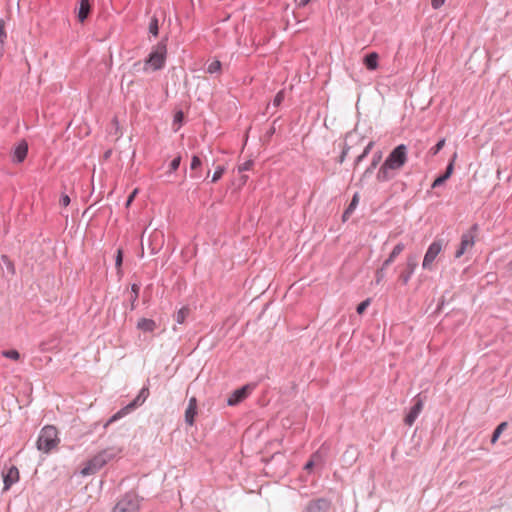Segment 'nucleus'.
Masks as SVG:
<instances>
[{
	"label": "nucleus",
	"mask_w": 512,
	"mask_h": 512,
	"mask_svg": "<svg viewBox=\"0 0 512 512\" xmlns=\"http://www.w3.org/2000/svg\"><path fill=\"white\" fill-rule=\"evenodd\" d=\"M138 66H141V62L140 61L134 63V67H138Z\"/></svg>",
	"instance_id": "nucleus-62"
},
{
	"label": "nucleus",
	"mask_w": 512,
	"mask_h": 512,
	"mask_svg": "<svg viewBox=\"0 0 512 512\" xmlns=\"http://www.w3.org/2000/svg\"><path fill=\"white\" fill-rule=\"evenodd\" d=\"M150 392H149V388L147 386H143L137 396L131 400L127 405H125L124 407H122L119 411H117L115 414H113L107 421L106 423L103 425V428L106 429L110 424L118 421L119 419H121L122 417L126 416L127 414L133 412L134 410H136L138 407H140L141 405H143V403L146 401V399L148 398Z\"/></svg>",
	"instance_id": "nucleus-3"
},
{
	"label": "nucleus",
	"mask_w": 512,
	"mask_h": 512,
	"mask_svg": "<svg viewBox=\"0 0 512 512\" xmlns=\"http://www.w3.org/2000/svg\"><path fill=\"white\" fill-rule=\"evenodd\" d=\"M121 452V448L110 447L101 450L97 453V455L99 456L100 460H103V466H105L108 462L114 460Z\"/></svg>",
	"instance_id": "nucleus-20"
},
{
	"label": "nucleus",
	"mask_w": 512,
	"mask_h": 512,
	"mask_svg": "<svg viewBox=\"0 0 512 512\" xmlns=\"http://www.w3.org/2000/svg\"><path fill=\"white\" fill-rule=\"evenodd\" d=\"M346 156H347L346 152L345 151H341V154L339 155V157L336 160L337 163L342 164L345 161Z\"/></svg>",
	"instance_id": "nucleus-55"
},
{
	"label": "nucleus",
	"mask_w": 512,
	"mask_h": 512,
	"mask_svg": "<svg viewBox=\"0 0 512 512\" xmlns=\"http://www.w3.org/2000/svg\"><path fill=\"white\" fill-rule=\"evenodd\" d=\"M325 463L324 455L321 449H318L311 454L308 461L305 463L303 469L311 474L316 466H323Z\"/></svg>",
	"instance_id": "nucleus-16"
},
{
	"label": "nucleus",
	"mask_w": 512,
	"mask_h": 512,
	"mask_svg": "<svg viewBox=\"0 0 512 512\" xmlns=\"http://www.w3.org/2000/svg\"><path fill=\"white\" fill-rule=\"evenodd\" d=\"M187 407H190V408H195V409H198V401H197V398L196 397H191L188 401V406Z\"/></svg>",
	"instance_id": "nucleus-51"
},
{
	"label": "nucleus",
	"mask_w": 512,
	"mask_h": 512,
	"mask_svg": "<svg viewBox=\"0 0 512 512\" xmlns=\"http://www.w3.org/2000/svg\"><path fill=\"white\" fill-rule=\"evenodd\" d=\"M140 287H141L140 283H132L130 286L131 297L129 300V306H130L131 311L135 310L137 307V300H138L139 294H140Z\"/></svg>",
	"instance_id": "nucleus-27"
},
{
	"label": "nucleus",
	"mask_w": 512,
	"mask_h": 512,
	"mask_svg": "<svg viewBox=\"0 0 512 512\" xmlns=\"http://www.w3.org/2000/svg\"><path fill=\"white\" fill-rule=\"evenodd\" d=\"M444 246V239L435 238L434 241L428 246L423 261L422 268L424 270H431L432 264L437 258V256L441 253Z\"/></svg>",
	"instance_id": "nucleus-9"
},
{
	"label": "nucleus",
	"mask_w": 512,
	"mask_h": 512,
	"mask_svg": "<svg viewBox=\"0 0 512 512\" xmlns=\"http://www.w3.org/2000/svg\"><path fill=\"white\" fill-rule=\"evenodd\" d=\"M202 166H203V161H202L201 157L198 154H193L191 157V163H190V170H191L190 177L196 178V179L200 178L202 176V174H201Z\"/></svg>",
	"instance_id": "nucleus-22"
},
{
	"label": "nucleus",
	"mask_w": 512,
	"mask_h": 512,
	"mask_svg": "<svg viewBox=\"0 0 512 512\" xmlns=\"http://www.w3.org/2000/svg\"><path fill=\"white\" fill-rule=\"evenodd\" d=\"M313 0H295L297 6L299 8L306 7L309 5Z\"/></svg>",
	"instance_id": "nucleus-54"
},
{
	"label": "nucleus",
	"mask_w": 512,
	"mask_h": 512,
	"mask_svg": "<svg viewBox=\"0 0 512 512\" xmlns=\"http://www.w3.org/2000/svg\"><path fill=\"white\" fill-rule=\"evenodd\" d=\"M394 261L395 260L388 255V257L383 261L381 266L387 269Z\"/></svg>",
	"instance_id": "nucleus-53"
},
{
	"label": "nucleus",
	"mask_w": 512,
	"mask_h": 512,
	"mask_svg": "<svg viewBox=\"0 0 512 512\" xmlns=\"http://www.w3.org/2000/svg\"><path fill=\"white\" fill-rule=\"evenodd\" d=\"M479 231V225L478 223H474L467 232H465L464 234H470L471 236H473V240H475L476 238V235Z\"/></svg>",
	"instance_id": "nucleus-47"
},
{
	"label": "nucleus",
	"mask_w": 512,
	"mask_h": 512,
	"mask_svg": "<svg viewBox=\"0 0 512 512\" xmlns=\"http://www.w3.org/2000/svg\"><path fill=\"white\" fill-rule=\"evenodd\" d=\"M103 460H100L99 456L96 454L90 459H88L83 467L80 469L79 474L83 477L93 475L97 473L103 466Z\"/></svg>",
	"instance_id": "nucleus-14"
},
{
	"label": "nucleus",
	"mask_w": 512,
	"mask_h": 512,
	"mask_svg": "<svg viewBox=\"0 0 512 512\" xmlns=\"http://www.w3.org/2000/svg\"><path fill=\"white\" fill-rule=\"evenodd\" d=\"M109 316H111V308L108 309ZM116 316V308L113 309L112 318L114 319Z\"/></svg>",
	"instance_id": "nucleus-58"
},
{
	"label": "nucleus",
	"mask_w": 512,
	"mask_h": 512,
	"mask_svg": "<svg viewBox=\"0 0 512 512\" xmlns=\"http://www.w3.org/2000/svg\"><path fill=\"white\" fill-rule=\"evenodd\" d=\"M2 355L5 358L11 359L13 361H19L21 359V354L17 349H7L2 351Z\"/></svg>",
	"instance_id": "nucleus-35"
},
{
	"label": "nucleus",
	"mask_w": 512,
	"mask_h": 512,
	"mask_svg": "<svg viewBox=\"0 0 512 512\" xmlns=\"http://www.w3.org/2000/svg\"><path fill=\"white\" fill-rule=\"evenodd\" d=\"M71 202V199L68 194L62 193L59 199V204L62 207H67Z\"/></svg>",
	"instance_id": "nucleus-46"
},
{
	"label": "nucleus",
	"mask_w": 512,
	"mask_h": 512,
	"mask_svg": "<svg viewBox=\"0 0 512 512\" xmlns=\"http://www.w3.org/2000/svg\"><path fill=\"white\" fill-rule=\"evenodd\" d=\"M396 172V169L390 168L385 163H382L376 174V179L378 182L390 181L396 176Z\"/></svg>",
	"instance_id": "nucleus-19"
},
{
	"label": "nucleus",
	"mask_w": 512,
	"mask_h": 512,
	"mask_svg": "<svg viewBox=\"0 0 512 512\" xmlns=\"http://www.w3.org/2000/svg\"><path fill=\"white\" fill-rule=\"evenodd\" d=\"M181 161H182V156L180 154L176 155L169 162L167 171L164 174H162L160 177H165L166 181L169 182L172 174H174L180 168Z\"/></svg>",
	"instance_id": "nucleus-24"
},
{
	"label": "nucleus",
	"mask_w": 512,
	"mask_h": 512,
	"mask_svg": "<svg viewBox=\"0 0 512 512\" xmlns=\"http://www.w3.org/2000/svg\"><path fill=\"white\" fill-rule=\"evenodd\" d=\"M209 177H210V170H208V172H207L206 177H205V179H204V180H205V181H206V180H208V179H209Z\"/></svg>",
	"instance_id": "nucleus-60"
},
{
	"label": "nucleus",
	"mask_w": 512,
	"mask_h": 512,
	"mask_svg": "<svg viewBox=\"0 0 512 512\" xmlns=\"http://www.w3.org/2000/svg\"><path fill=\"white\" fill-rule=\"evenodd\" d=\"M351 136H352V132H348V133L346 134V139H347V138H350Z\"/></svg>",
	"instance_id": "nucleus-64"
},
{
	"label": "nucleus",
	"mask_w": 512,
	"mask_h": 512,
	"mask_svg": "<svg viewBox=\"0 0 512 512\" xmlns=\"http://www.w3.org/2000/svg\"><path fill=\"white\" fill-rule=\"evenodd\" d=\"M139 193V189L138 188H135L133 189L129 195L127 196L126 198V201H125V207L128 208L131 206V204L134 202L136 196L138 195Z\"/></svg>",
	"instance_id": "nucleus-43"
},
{
	"label": "nucleus",
	"mask_w": 512,
	"mask_h": 512,
	"mask_svg": "<svg viewBox=\"0 0 512 512\" xmlns=\"http://www.w3.org/2000/svg\"><path fill=\"white\" fill-rule=\"evenodd\" d=\"M190 314V308L188 306H184L180 308L177 313L175 314V321L178 324H184L186 321V318Z\"/></svg>",
	"instance_id": "nucleus-33"
},
{
	"label": "nucleus",
	"mask_w": 512,
	"mask_h": 512,
	"mask_svg": "<svg viewBox=\"0 0 512 512\" xmlns=\"http://www.w3.org/2000/svg\"><path fill=\"white\" fill-rule=\"evenodd\" d=\"M381 159H382L381 151L374 153L370 165L365 169V171L363 172V174L360 178V182H363L365 179L369 178L373 174L374 170L377 168V166L381 162Z\"/></svg>",
	"instance_id": "nucleus-21"
},
{
	"label": "nucleus",
	"mask_w": 512,
	"mask_h": 512,
	"mask_svg": "<svg viewBox=\"0 0 512 512\" xmlns=\"http://www.w3.org/2000/svg\"><path fill=\"white\" fill-rule=\"evenodd\" d=\"M60 442L58 429L54 425L44 426L38 435L36 447L39 451L49 454Z\"/></svg>",
	"instance_id": "nucleus-2"
},
{
	"label": "nucleus",
	"mask_w": 512,
	"mask_h": 512,
	"mask_svg": "<svg viewBox=\"0 0 512 512\" xmlns=\"http://www.w3.org/2000/svg\"><path fill=\"white\" fill-rule=\"evenodd\" d=\"M123 259H124V250H123V248L119 247L116 250V254H115V268L117 270V274L119 277H121L123 275V269H122Z\"/></svg>",
	"instance_id": "nucleus-29"
},
{
	"label": "nucleus",
	"mask_w": 512,
	"mask_h": 512,
	"mask_svg": "<svg viewBox=\"0 0 512 512\" xmlns=\"http://www.w3.org/2000/svg\"><path fill=\"white\" fill-rule=\"evenodd\" d=\"M363 65L369 71H375L379 67V54L375 51L364 54L362 58Z\"/></svg>",
	"instance_id": "nucleus-18"
},
{
	"label": "nucleus",
	"mask_w": 512,
	"mask_h": 512,
	"mask_svg": "<svg viewBox=\"0 0 512 512\" xmlns=\"http://www.w3.org/2000/svg\"><path fill=\"white\" fill-rule=\"evenodd\" d=\"M367 158V156L363 153L359 154L355 160H354V169L362 162L364 161L365 159Z\"/></svg>",
	"instance_id": "nucleus-50"
},
{
	"label": "nucleus",
	"mask_w": 512,
	"mask_h": 512,
	"mask_svg": "<svg viewBox=\"0 0 512 512\" xmlns=\"http://www.w3.org/2000/svg\"><path fill=\"white\" fill-rule=\"evenodd\" d=\"M141 500L143 498H140L134 490H130L117 501L112 512H138Z\"/></svg>",
	"instance_id": "nucleus-4"
},
{
	"label": "nucleus",
	"mask_w": 512,
	"mask_h": 512,
	"mask_svg": "<svg viewBox=\"0 0 512 512\" xmlns=\"http://www.w3.org/2000/svg\"><path fill=\"white\" fill-rule=\"evenodd\" d=\"M359 199H360V196H359V193L358 192H355L354 195L352 196L349 204L347 205V207L344 209L343 213H342V221L343 222H346L350 216L353 214V212L355 211V209L357 208L358 204H359Z\"/></svg>",
	"instance_id": "nucleus-23"
},
{
	"label": "nucleus",
	"mask_w": 512,
	"mask_h": 512,
	"mask_svg": "<svg viewBox=\"0 0 512 512\" xmlns=\"http://www.w3.org/2000/svg\"><path fill=\"white\" fill-rule=\"evenodd\" d=\"M186 173H187V168L184 167L183 171H182V174H184V177H186Z\"/></svg>",
	"instance_id": "nucleus-61"
},
{
	"label": "nucleus",
	"mask_w": 512,
	"mask_h": 512,
	"mask_svg": "<svg viewBox=\"0 0 512 512\" xmlns=\"http://www.w3.org/2000/svg\"><path fill=\"white\" fill-rule=\"evenodd\" d=\"M285 99V92L284 90H280L276 93V95L273 98V105L275 107H279Z\"/></svg>",
	"instance_id": "nucleus-41"
},
{
	"label": "nucleus",
	"mask_w": 512,
	"mask_h": 512,
	"mask_svg": "<svg viewBox=\"0 0 512 512\" xmlns=\"http://www.w3.org/2000/svg\"><path fill=\"white\" fill-rule=\"evenodd\" d=\"M0 263L4 265L7 271L14 276L16 274V268L14 262L6 254L1 255Z\"/></svg>",
	"instance_id": "nucleus-32"
},
{
	"label": "nucleus",
	"mask_w": 512,
	"mask_h": 512,
	"mask_svg": "<svg viewBox=\"0 0 512 512\" xmlns=\"http://www.w3.org/2000/svg\"><path fill=\"white\" fill-rule=\"evenodd\" d=\"M159 19L156 15H153L150 18L149 26H148V32L153 37L159 36Z\"/></svg>",
	"instance_id": "nucleus-31"
},
{
	"label": "nucleus",
	"mask_w": 512,
	"mask_h": 512,
	"mask_svg": "<svg viewBox=\"0 0 512 512\" xmlns=\"http://www.w3.org/2000/svg\"><path fill=\"white\" fill-rule=\"evenodd\" d=\"M253 165H254V161L253 160H248V161H246L243 164L238 166V171H239V173H242L244 171H249V170L252 169Z\"/></svg>",
	"instance_id": "nucleus-45"
},
{
	"label": "nucleus",
	"mask_w": 512,
	"mask_h": 512,
	"mask_svg": "<svg viewBox=\"0 0 512 512\" xmlns=\"http://www.w3.org/2000/svg\"><path fill=\"white\" fill-rule=\"evenodd\" d=\"M508 422L502 421L500 422L493 430L490 438V442L492 445L496 444L501 434L507 429Z\"/></svg>",
	"instance_id": "nucleus-28"
},
{
	"label": "nucleus",
	"mask_w": 512,
	"mask_h": 512,
	"mask_svg": "<svg viewBox=\"0 0 512 512\" xmlns=\"http://www.w3.org/2000/svg\"><path fill=\"white\" fill-rule=\"evenodd\" d=\"M447 294H448V291H445L443 293V295L441 296V298L439 299L437 307H436V309L434 311V314L438 315V314H440L442 312V310H443V308H444V306H445V304L447 302Z\"/></svg>",
	"instance_id": "nucleus-39"
},
{
	"label": "nucleus",
	"mask_w": 512,
	"mask_h": 512,
	"mask_svg": "<svg viewBox=\"0 0 512 512\" xmlns=\"http://www.w3.org/2000/svg\"><path fill=\"white\" fill-rule=\"evenodd\" d=\"M2 478H3V490L2 492H7L10 490V488L19 482L20 480V473L19 469L15 465H11L7 467L5 465L4 470L2 471Z\"/></svg>",
	"instance_id": "nucleus-11"
},
{
	"label": "nucleus",
	"mask_w": 512,
	"mask_h": 512,
	"mask_svg": "<svg viewBox=\"0 0 512 512\" xmlns=\"http://www.w3.org/2000/svg\"><path fill=\"white\" fill-rule=\"evenodd\" d=\"M6 23L3 18H0V43H5L7 40Z\"/></svg>",
	"instance_id": "nucleus-42"
},
{
	"label": "nucleus",
	"mask_w": 512,
	"mask_h": 512,
	"mask_svg": "<svg viewBox=\"0 0 512 512\" xmlns=\"http://www.w3.org/2000/svg\"><path fill=\"white\" fill-rule=\"evenodd\" d=\"M136 328L142 332L153 333L157 328V324L153 319L143 317L138 320Z\"/></svg>",
	"instance_id": "nucleus-25"
},
{
	"label": "nucleus",
	"mask_w": 512,
	"mask_h": 512,
	"mask_svg": "<svg viewBox=\"0 0 512 512\" xmlns=\"http://www.w3.org/2000/svg\"><path fill=\"white\" fill-rule=\"evenodd\" d=\"M456 159H457V153L455 152L448 160L445 171L438 174L435 177V179L433 180V182L431 183V189H436V188H439V187L445 185V183L450 179V177L454 173Z\"/></svg>",
	"instance_id": "nucleus-10"
},
{
	"label": "nucleus",
	"mask_w": 512,
	"mask_h": 512,
	"mask_svg": "<svg viewBox=\"0 0 512 512\" xmlns=\"http://www.w3.org/2000/svg\"><path fill=\"white\" fill-rule=\"evenodd\" d=\"M371 303V299L370 298H367L363 301H361L357 306H356V312L359 314V315H362L366 310L367 308L369 307Z\"/></svg>",
	"instance_id": "nucleus-40"
},
{
	"label": "nucleus",
	"mask_w": 512,
	"mask_h": 512,
	"mask_svg": "<svg viewBox=\"0 0 512 512\" xmlns=\"http://www.w3.org/2000/svg\"><path fill=\"white\" fill-rule=\"evenodd\" d=\"M167 41L168 36H165L151 48V51L144 59V72H147L149 69L152 71H159L165 67L167 59Z\"/></svg>",
	"instance_id": "nucleus-1"
},
{
	"label": "nucleus",
	"mask_w": 512,
	"mask_h": 512,
	"mask_svg": "<svg viewBox=\"0 0 512 512\" xmlns=\"http://www.w3.org/2000/svg\"><path fill=\"white\" fill-rule=\"evenodd\" d=\"M248 179V176H242L243 183H245Z\"/></svg>",
	"instance_id": "nucleus-63"
},
{
	"label": "nucleus",
	"mask_w": 512,
	"mask_h": 512,
	"mask_svg": "<svg viewBox=\"0 0 512 512\" xmlns=\"http://www.w3.org/2000/svg\"><path fill=\"white\" fill-rule=\"evenodd\" d=\"M186 122V115L182 109H176L173 115L172 128L177 132Z\"/></svg>",
	"instance_id": "nucleus-26"
},
{
	"label": "nucleus",
	"mask_w": 512,
	"mask_h": 512,
	"mask_svg": "<svg viewBox=\"0 0 512 512\" xmlns=\"http://www.w3.org/2000/svg\"><path fill=\"white\" fill-rule=\"evenodd\" d=\"M331 506L332 502L330 499L320 497L310 500L307 503L304 512H329Z\"/></svg>",
	"instance_id": "nucleus-15"
},
{
	"label": "nucleus",
	"mask_w": 512,
	"mask_h": 512,
	"mask_svg": "<svg viewBox=\"0 0 512 512\" xmlns=\"http://www.w3.org/2000/svg\"><path fill=\"white\" fill-rule=\"evenodd\" d=\"M405 245L402 242L397 243L392 251L389 253V256L392 257L394 260L404 251Z\"/></svg>",
	"instance_id": "nucleus-38"
},
{
	"label": "nucleus",
	"mask_w": 512,
	"mask_h": 512,
	"mask_svg": "<svg viewBox=\"0 0 512 512\" xmlns=\"http://www.w3.org/2000/svg\"><path fill=\"white\" fill-rule=\"evenodd\" d=\"M5 43H0V58L3 57L4 53H5Z\"/></svg>",
	"instance_id": "nucleus-57"
},
{
	"label": "nucleus",
	"mask_w": 512,
	"mask_h": 512,
	"mask_svg": "<svg viewBox=\"0 0 512 512\" xmlns=\"http://www.w3.org/2000/svg\"><path fill=\"white\" fill-rule=\"evenodd\" d=\"M417 267L418 255L416 253L408 254L405 263L399 264L394 268V271L398 272V282L402 285H406Z\"/></svg>",
	"instance_id": "nucleus-5"
},
{
	"label": "nucleus",
	"mask_w": 512,
	"mask_h": 512,
	"mask_svg": "<svg viewBox=\"0 0 512 512\" xmlns=\"http://www.w3.org/2000/svg\"><path fill=\"white\" fill-rule=\"evenodd\" d=\"M374 146V142L373 141H370L366 146L365 148L363 149L362 153L365 154L366 156L369 155V153L371 152L372 148Z\"/></svg>",
	"instance_id": "nucleus-52"
},
{
	"label": "nucleus",
	"mask_w": 512,
	"mask_h": 512,
	"mask_svg": "<svg viewBox=\"0 0 512 512\" xmlns=\"http://www.w3.org/2000/svg\"><path fill=\"white\" fill-rule=\"evenodd\" d=\"M198 416V409L187 407L184 413L185 423L193 426Z\"/></svg>",
	"instance_id": "nucleus-30"
},
{
	"label": "nucleus",
	"mask_w": 512,
	"mask_h": 512,
	"mask_svg": "<svg viewBox=\"0 0 512 512\" xmlns=\"http://www.w3.org/2000/svg\"><path fill=\"white\" fill-rule=\"evenodd\" d=\"M207 73L214 74L222 71V63L219 60L212 61L207 67Z\"/></svg>",
	"instance_id": "nucleus-37"
},
{
	"label": "nucleus",
	"mask_w": 512,
	"mask_h": 512,
	"mask_svg": "<svg viewBox=\"0 0 512 512\" xmlns=\"http://www.w3.org/2000/svg\"><path fill=\"white\" fill-rule=\"evenodd\" d=\"M94 9V0H79L75 8V16L79 23L84 24Z\"/></svg>",
	"instance_id": "nucleus-12"
},
{
	"label": "nucleus",
	"mask_w": 512,
	"mask_h": 512,
	"mask_svg": "<svg viewBox=\"0 0 512 512\" xmlns=\"http://www.w3.org/2000/svg\"><path fill=\"white\" fill-rule=\"evenodd\" d=\"M275 124V122L273 123ZM276 132V128L274 125H272L265 133V138L267 141H270V139L272 138V136L275 134Z\"/></svg>",
	"instance_id": "nucleus-48"
},
{
	"label": "nucleus",
	"mask_w": 512,
	"mask_h": 512,
	"mask_svg": "<svg viewBox=\"0 0 512 512\" xmlns=\"http://www.w3.org/2000/svg\"><path fill=\"white\" fill-rule=\"evenodd\" d=\"M110 155H111V151H110V150H108V151H106V152L104 153V158H105V159H108V158L110 157Z\"/></svg>",
	"instance_id": "nucleus-59"
},
{
	"label": "nucleus",
	"mask_w": 512,
	"mask_h": 512,
	"mask_svg": "<svg viewBox=\"0 0 512 512\" xmlns=\"http://www.w3.org/2000/svg\"><path fill=\"white\" fill-rule=\"evenodd\" d=\"M407 158V146L399 144L389 152L383 163L399 171L407 162Z\"/></svg>",
	"instance_id": "nucleus-6"
},
{
	"label": "nucleus",
	"mask_w": 512,
	"mask_h": 512,
	"mask_svg": "<svg viewBox=\"0 0 512 512\" xmlns=\"http://www.w3.org/2000/svg\"><path fill=\"white\" fill-rule=\"evenodd\" d=\"M445 143H446V139L445 138H440L436 142V144L429 149L428 156H430V157L436 156L444 148Z\"/></svg>",
	"instance_id": "nucleus-34"
},
{
	"label": "nucleus",
	"mask_w": 512,
	"mask_h": 512,
	"mask_svg": "<svg viewBox=\"0 0 512 512\" xmlns=\"http://www.w3.org/2000/svg\"><path fill=\"white\" fill-rule=\"evenodd\" d=\"M386 276V269L382 266H380L376 272H375V283L380 284V282L385 278Z\"/></svg>",
	"instance_id": "nucleus-44"
},
{
	"label": "nucleus",
	"mask_w": 512,
	"mask_h": 512,
	"mask_svg": "<svg viewBox=\"0 0 512 512\" xmlns=\"http://www.w3.org/2000/svg\"><path fill=\"white\" fill-rule=\"evenodd\" d=\"M256 386V383L250 382L234 389L227 398V405L231 407L238 406L251 395Z\"/></svg>",
	"instance_id": "nucleus-7"
},
{
	"label": "nucleus",
	"mask_w": 512,
	"mask_h": 512,
	"mask_svg": "<svg viewBox=\"0 0 512 512\" xmlns=\"http://www.w3.org/2000/svg\"><path fill=\"white\" fill-rule=\"evenodd\" d=\"M29 151L28 142L25 139L18 141L11 149V160L14 164H21L27 158Z\"/></svg>",
	"instance_id": "nucleus-13"
},
{
	"label": "nucleus",
	"mask_w": 512,
	"mask_h": 512,
	"mask_svg": "<svg viewBox=\"0 0 512 512\" xmlns=\"http://www.w3.org/2000/svg\"><path fill=\"white\" fill-rule=\"evenodd\" d=\"M425 398L426 397L422 396L421 393L412 398L411 405L404 415L403 422L405 425L412 426L414 424L419 414L423 410Z\"/></svg>",
	"instance_id": "nucleus-8"
},
{
	"label": "nucleus",
	"mask_w": 512,
	"mask_h": 512,
	"mask_svg": "<svg viewBox=\"0 0 512 512\" xmlns=\"http://www.w3.org/2000/svg\"><path fill=\"white\" fill-rule=\"evenodd\" d=\"M446 0H431V6L433 9L437 10L441 8Z\"/></svg>",
	"instance_id": "nucleus-49"
},
{
	"label": "nucleus",
	"mask_w": 512,
	"mask_h": 512,
	"mask_svg": "<svg viewBox=\"0 0 512 512\" xmlns=\"http://www.w3.org/2000/svg\"><path fill=\"white\" fill-rule=\"evenodd\" d=\"M226 167L223 165H219L216 167L213 175L211 176L210 183H217L225 174Z\"/></svg>",
	"instance_id": "nucleus-36"
},
{
	"label": "nucleus",
	"mask_w": 512,
	"mask_h": 512,
	"mask_svg": "<svg viewBox=\"0 0 512 512\" xmlns=\"http://www.w3.org/2000/svg\"><path fill=\"white\" fill-rule=\"evenodd\" d=\"M350 145H348L346 142L343 144L342 146V151H345L346 154H348L349 150H350Z\"/></svg>",
	"instance_id": "nucleus-56"
},
{
	"label": "nucleus",
	"mask_w": 512,
	"mask_h": 512,
	"mask_svg": "<svg viewBox=\"0 0 512 512\" xmlns=\"http://www.w3.org/2000/svg\"><path fill=\"white\" fill-rule=\"evenodd\" d=\"M475 244V240H473V236L470 234H462L460 238V243L455 251L454 257L461 258L468 249L472 248Z\"/></svg>",
	"instance_id": "nucleus-17"
}]
</instances>
